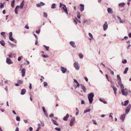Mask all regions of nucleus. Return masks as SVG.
<instances>
[{
  "label": "nucleus",
  "instance_id": "obj_1",
  "mask_svg": "<svg viewBox=\"0 0 131 131\" xmlns=\"http://www.w3.org/2000/svg\"><path fill=\"white\" fill-rule=\"evenodd\" d=\"M120 88L121 89V92L123 95L126 96L128 94V92L126 88H124V85L123 84H120Z\"/></svg>",
  "mask_w": 131,
  "mask_h": 131
},
{
  "label": "nucleus",
  "instance_id": "obj_2",
  "mask_svg": "<svg viewBox=\"0 0 131 131\" xmlns=\"http://www.w3.org/2000/svg\"><path fill=\"white\" fill-rule=\"evenodd\" d=\"M94 95L93 93H91L88 95V97L89 101V103L90 104L92 103L93 101V97Z\"/></svg>",
  "mask_w": 131,
  "mask_h": 131
},
{
  "label": "nucleus",
  "instance_id": "obj_3",
  "mask_svg": "<svg viewBox=\"0 0 131 131\" xmlns=\"http://www.w3.org/2000/svg\"><path fill=\"white\" fill-rule=\"evenodd\" d=\"M24 6V2L23 1L20 4V6L19 5H17L16 6V7L15 8V13L16 14H18V9L19 8H20L21 9H22L23 7Z\"/></svg>",
  "mask_w": 131,
  "mask_h": 131
},
{
  "label": "nucleus",
  "instance_id": "obj_4",
  "mask_svg": "<svg viewBox=\"0 0 131 131\" xmlns=\"http://www.w3.org/2000/svg\"><path fill=\"white\" fill-rule=\"evenodd\" d=\"M73 66L76 70H78L80 68V66L78 62H75L73 64Z\"/></svg>",
  "mask_w": 131,
  "mask_h": 131
},
{
  "label": "nucleus",
  "instance_id": "obj_5",
  "mask_svg": "<svg viewBox=\"0 0 131 131\" xmlns=\"http://www.w3.org/2000/svg\"><path fill=\"white\" fill-rule=\"evenodd\" d=\"M131 107V105L129 104L125 110V113L127 114L129 111Z\"/></svg>",
  "mask_w": 131,
  "mask_h": 131
},
{
  "label": "nucleus",
  "instance_id": "obj_6",
  "mask_svg": "<svg viewBox=\"0 0 131 131\" xmlns=\"http://www.w3.org/2000/svg\"><path fill=\"white\" fill-rule=\"evenodd\" d=\"M75 118L74 117H72L71 119L69 124V125L70 126H73V123L74 121L75 120Z\"/></svg>",
  "mask_w": 131,
  "mask_h": 131
},
{
  "label": "nucleus",
  "instance_id": "obj_7",
  "mask_svg": "<svg viewBox=\"0 0 131 131\" xmlns=\"http://www.w3.org/2000/svg\"><path fill=\"white\" fill-rule=\"evenodd\" d=\"M45 5V4L42 2H40V3L39 4H37L36 5V6L37 7H39Z\"/></svg>",
  "mask_w": 131,
  "mask_h": 131
},
{
  "label": "nucleus",
  "instance_id": "obj_8",
  "mask_svg": "<svg viewBox=\"0 0 131 131\" xmlns=\"http://www.w3.org/2000/svg\"><path fill=\"white\" fill-rule=\"evenodd\" d=\"M108 27V25L106 22H105L103 26V28L104 30L105 31L107 29Z\"/></svg>",
  "mask_w": 131,
  "mask_h": 131
},
{
  "label": "nucleus",
  "instance_id": "obj_9",
  "mask_svg": "<svg viewBox=\"0 0 131 131\" xmlns=\"http://www.w3.org/2000/svg\"><path fill=\"white\" fill-rule=\"evenodd\" d=\"M6 63L8 64H10L13 63V62L10 59L8 58H6Z\"/></svg>",
  "mask_w": 131,
  "mask_h": 131
},
{
  "label": "nucleus",
  "instance_id": "obj_10",
  "mask_svg": "<svg viewBox=\"0 0 131 131\" xmlns=\"http://www.w3.org/2000/svg\"><path fill=\"white\" fill-rule=\"evenodd\" d=\"M60 70L63 73H65L67 71V69L63 67H61Z\"/></svg>",
  "mask_w": 131,
  "mask_h": 131
},
{
  "label": "nucleus",
  "instance_id": "obj_11",
  "mask_svg": "<svg viewBox=\"0 0 131 131\" xmlns=\"http://www.w3.org/2000/svg\"><path fill=\"white\" fill-rule=\"evenodd\" d=\"M117 79H118V80H119V81H118V84L120 86H121L120 84H123L121 83V78L119 75H117Z\"/></svg>",
  "mask_w": 131,
  "mask_h": 131
},
{
  "label": "nucleus",
  "instance_id": "obj_12",
  "mask_svg": "<svg viewBox=\"0 0 131 131\" xmlns=\"http://www.w3.org/2000/svg\"><path fill=\"white\" fill-rule=\"evenodd\" d=\"M80 86L83 90V92L85 93L86 92V89L85 87L84 86V85L83 84H80Z\"/></svg>",
  "mask_w": 131,
  "mask_h": 131
},
{
  "label": "nucleus",
  "instance_id": "obj_13",
  "mask_svg": "<svg viewBox=\"0 0 131 131\" xmlns=\"http://www.w3.org/2000/svg\"><path fill=\"white\" fill-rule=\"evenodd\" d=\"M62 5L63 6V7L62 8L64 10L66 9H67L66 6L65 5L63 4L62 3H60L59 7L60 8H61Z\"/></svg>",
  "mask_w": 131,
  "mask_h": 131
},
{
  "label": "nucleus",
  "instance_id": "obj_14",
  "mask_svg": "<svg viewBox=\"0 0 131 131\" xmlns=\"http://www.w3.org/2000/svg\"><path fill=\"white\" fill-rule=\"evenodd\" d=\"M25 69L24 68L22 69L21 71V73H22V77H24L25 76Z\"/></svg>",
  "mask_w": 131,
  "mask_h": 131
},
{
  "label": "nucleus",
  "instance_id": "obj_15",
  "mask_svg": "<svg viewBox=\"0 0 131 131\" xmlns=\"http://www.w3.org/2000/svg\"><path fill=\"white\" fill-rule=\"evenodd\" d=\"M129 103V101L128 100H126L124 102V103L123 102L122 103V105L123 106H126Z\"/></svg>",
  "mask_w": 131,
  "mask_h": 131
},
{
  "label": "nucleus",
  "instance_id": "obj_16",
  "mask_svg": "<svg viewBox=\"0 0 131 131\" xmlns=\"http://www.w3.org/2000/svg\"><path fill=\"white\" fill-rule=\"evenodd\" d=\"M70 45L73 47L75 48L76 46L75 45V42L73 41H70Z\"/></svg>",
  "mask_w": 131,
  "mask_h": 131
},
{
  "label": "nucleus",
  "instance_id": "obj_17",
  "mask_svg": "<svg viewBox=\"0 0 131 131\" xmlns=\"http://www.w3.org/2000/svg\"><path fill=\"white\" fill-rule=\"evenodd\" d=\"M69 115L68 114H67L63 118V119L64 121H67L68 120L67 118L69 117Z\"/></svg>",
  "mask_w": 131,
  "mask_h": 131
},
{
  "label": "nucleus",
  "instance_id": "obj_18",
  "mask_svg": "<svg viewBox=\"0 0 131 131\" xmlns=\"http://www.w3.org/2000/svg\"><path fill=\"white\" fill-rule=\"evenodd\" d=\"M117 18L118 19L120 23H123L125 22V21L123 20H122L121 18L119 16H118L117 17Z\"/></svg>",
  "mask_w": 131,
  "mask_h": 131
},
{
  "label": "nucleus",
  "instance_id": "obj_19",
  "mask_svg": "<svg viewBox=\"0 0 131 131\" xmlns=\"http://www.w3.org/2000/svg\"><path fill=\"white\" fill-rule=\"evenodd\" d=\"M74 21L76 25L77 24V21L78 22L80 23H81L80 21L77 18H75L74 19Z\"/></svg>",
  "mask_w": 131,
  "mask_h": 131
},
{
  "label": "nucleus",
  "instance_id": "obj_20",
  "mask_svg": "<svg viewBox=\"0 0 131 131\" xmlns=\"http://www.w3.org/2000/svg\"><path fill=\"white\" fill-rule=\"evenodd\" d=\"M125 114H123L121 115L120 117V118L123 121L125 118Z\"/></svg>",
  "mask_w": 131,
  "mask_h": 131
},
{
  "label": "nucleus",
  "instance_id": "obj_21",
  "mask_svg": "<svg viewBox=\"0 0 131 131\" xmlns=\"http://www.w3.org/2000/svg\"><path fill=\"white\" fill-rule=\"evenodd\" d=\"M80 5L81 6L80 7V10L82 12L84 10V5L83 4H80Z\"/></svg>",
  "mask_w": 131,
  "mask_h": 131
},
{
  "label": "nucleus",
  "instance_id": "obj_22",
  "mask_svg": "<svg viewBox=\"0 0 131 131\" xmlns=\"http://www.w3.org/2000/svg\"><path fill=\"white\" fill-rule=\"evenodd\" d=\"M26 92V90L25 89H23L21 90V92L20 93V94L22 95L24 94Z\"/></svg>",
  "mask_w": 131,
  "mask_h": 131
},
{
  "label": "nucleus",
  "instance_id": "obj_23",
  "mask_svg": "<svg viewBox=\"0 0 131 131\" xmlns=\"http://www.w3.org/2000/svg\"><path fill=\"white\" fill-rule=\"evenodd\" d=\"M113 89L114 92V94L116 96V91L117 90V88L113 86Z\"/></svg>",
  "mask_w": 131,
  "mask_h": 131
},
{
  "label": "nucleus",
  "instance_id": "obj_24",
  "mask_svg": "<svg viewBox=\"0 0 131 131\" xmlns=\"http://www.w3.org/2000/svg\"><path fill=\"white\" fill-rule=\"evenodd\" d=\"M107 10L109 14H112L113 13V12H112V9L110 8H108L107 9Z\"/></svg>",
  "mask_w": 131,
  "mask_h": 131
},
{
  "label": "nucleus",
  "instance_id": "obj_25",
  "mask_svg": "<svg viewBox=\"0 0 131 131\" xmlns=\"http://www.w3.org/2000/svg\"><path fill=\"white\" fill-rule=\"evenodd\" d=\"M125 5V3H122L119 4L118 5L121 7H123Z\"/></svg>",
  "mask_w": 131,
  "mask_h": 131
},
{
  "label": "nucleus",
  "instance_id": "obj_26",
  "mask_svg": "<svg viewBox=\"0 0 131 131\" xmlns=\"http://www.w3.org/2000/svg\"><path fill=\"white\" fill-rule=\"evenodd\" d=\"M77 16L78 18L79 19H80V18L81 17V15H80V12L79 11H78L77 12Z\"/></svg>",
  "mask_w": 131,
  "mask_h": 131
},
{
  "label": "nucleus",
  "instance_id": "obj_27",
  "mask_svg": "<svg viewBox=\"0 0 131 131\" xmlns=\"http://www.w3.org/2000/svg\"><path fill=\"white\" fill-rule=\"evenodd\" d=\"M51 121L52 123L54 125H56L58 126V124L57 123L56 121L54 120V119H52Z\"/></svg>",
  "mask_w": 131,
  "mask_h": 131
},
{
  "label": "nucleus",
  "instance_id": "obj_28",
  "mask_svg": "<svg viewBox=\"0 0 131 131\" xmlns=\"http://www.w3.org/2000/svg\"><path fill=\"white\" fill-rule=\"evenodd\" d=\"M56 4L55 3L52 4L51 5V9H55L56 8Z\"/></svg>",
  "mask_w": 131,
  "mask_h": 131
},
{
  "label": "nucleus",
  "instance_id": "obj_29",
  "mask_svg": "<svg viewBox=\"0 0 131 131\" xmlns=\"http://www.w3.org/2000/svg\"><path fill=\"white\" fill-rule=\"evenodd\" d=\"M0 43L3 46H4L5 45V42L3 40L0 41Z\"/></svg>",
  "mask_w": 131,
  "mask_h": 131
},
{
  "label": "nucleus",
  "instance_id": "obj_30",
  "mask_svg": "<svg viewBox=\"0 0 131 131\" xmlns=\"http://www.w3.org/2000/svg\"><path fill=\"white\" fill-rule=\"evenodd\" d=\"M107 69H108V70L110 72L111 74L112 75H114V72L110 69L108 68H107Z\"/></svg>",
  "mask_w": 131,
  "mask_h": 131
},
{
  "label": "nucleus",
  "instance_id": "obj_31",
  "mask_svg": "<svg viewBox=\"0 0 131 131\" xmlns=\"http://www.w3.org/2000/svg\"><path fill=\"white\" fill-rule=\"evenodd\" d=\"M15 2V0H13V1H11V6L13 8L14 7V4Z\"/></svg>",
  "mask_w": 131,
  "mask_h": 131
},
{
  "label": "nucleus",
  "instance_id": "obj_32",
  "mask_svg": "<svg viewBox=\"0 0 131 131\" xmlns=\"http://www.w3.org/2000/svg\"><path fill=\"white\" fill-rule=\"evenodd\" d=\"M77 83V84H75L73 85V86L75 88V89L77 88L80 86V84L79 83Z\"/></svg>",
  "mask_w": 131,
  "mask_h": 131
},
{
  "label": "nucleus",
  "instance_id": "obj_33",
  "mask_svg": "<svg viewBox=\"0 0 131 131\" xmlns=\"http://www.w3.org/2000/svg\"><path fill=\"white\" fill-rule=\"evenodd\" d=\"M128 67H126L124 71L123 72V73L124 74H126L127 73V71L128 70Z\"/></svg>",
  "mask_w": 131,
  "mask_h": 131
},
{
  "label": "nucleus",
  "instance_id": "obj_34",
  "mask_svg": "<svg viewBox=\"0 0 131 131\" xmlns=\"http://www.w3.org/2000/svg\"><path fill=\"white\" fill-rule=\"evenodd\" d=\"M79 58L81 59H82L84 57L83 55L81 53H80L79 54Z\"/></svg>",
  "mask_w": 131,
  "mask_h": 131
},
{
  "label": "nucleus",
  "instance_id": "obj_35",
  "mask_svg": "<svg viewBox=\"0 0 131 131\" xmlns=\"http://www.w3.org/2000/svg\"><path fill=\"white\" fill-rule=\"evenodd\" d=\"M9 39H10V40H11V41L14 42L15 41V40L12 37H9Z\"/></svg>",
  "mask_w": 131,
  "mask_h": 131
},
{
  "label": "nucleus",
  "instance_id": "obj_36",
  "mask_svg": "<svg viewBox=\"0 0 131 131\" xmlns=\"http://www.w3.org/2000/svg\"><path fill=\"white\" fill-rule=\"evenodd\" d=\"M91 111L90 109H88L87 110H84V113H85L87 112H90Z\"/></svg>",
  "mask_w": 131,
  "mask_h": 131
},
{
  "label": "nucleus",
  "instance_id": "obj_37",
  "mask_svg": "<svg viewBox=\"0 0 131 131\" xmlns=\"http://www.w3.org/2000/svg\"><path fill=\"white\" fill-rule=\"evenodd\" d=\"M43 46L45 47L46 49V50L47 51H48L49 50V47L45 45H44Z\"/></svg>",
  "mask_w": 131,
  "mask_h": 131
},
{
  "label": "nucleus",
  "instance_id": "obj_38",
  "mask_svg": "<svg viewBox=\"0 0 131 131\" xmlns=\"http://www.w3.org/2000/svg\"><path fill=\"white\" fill-rule=\"evenodd\" d=\"M23 82V81L21 80H19L18 81L17 83H18L20 84L22 83Z\"/></svg>",
  "mask_w": 131,
  "mask_h": 131
},
{
  "label": "nucleus",
  "instance_id": "obj_39",
  "mask_svg": "<svg viewBox=\"0 0 131 131\" xmlns=\"http://www.w3.org/2000/svg\"><path fill=\"white\" fill-rule=\"evenodd\" d=\"M88 34L89 36L90 37V38H93V35L91 33H89Z\"/></svg>",
  "mask_w": 131,
  "mask_h": 131
},
{
  "label": "nucleus",
  "instance_id": "obj_40",
  "mask_svg": "<svg viewBox=\"0 0 131 131\" xmlns=\"http://www.w3.org/2000/svg\"><path fill=\"white\" fill-rule=\"evenodd\" d=\"M43 85L44 87H46L48 85V83L46 82H44Z\"/></svg>",
  "mask_w": 131,
  "mask_h": 131
},
{
  "label": "nucleus",
  "instance_id": "obj_41",
  "mask_svg": "<svg viewBox=\"0 0 131 131\" xmlns=\"http://www.w3.org/2000/svg\"><path fill=\"white\" fill-rule=\"evenodd\" d=\"M44 115H45L47 117H48V114L46 112V111H45V112H43Z\"/></svg>",
  "mask_w": 131,
  "mask_h": 131
},
{
  "label": "nucleus",
  "instance_id": "obj_42",
  "mask_svg": "<svg viewBox=\"0 0 131 131\" xmlns=\"http://www.w3.org/2000/svg\"><path fill=\"white\" fill-rule=\"evenodd\" d=\"M47 13H45V12L43 13V16L44 17H47Z\"/></svg>",
  "mask_w": 131,
  "mask_h": 131
},
{
  "label": "nucleus",
  "instance_id": "obj_43",
  "mask_svg": "<svg viewBox=\"0 0 131 131\" xmlns=\"http://www.w3.org/2000/svg\"><path fill=\"white\" fill-rule=\"evenodd\" d=\"M127 62L126 59H124V60L122 61V63L123 64L126 63Z\"/></svg>",
  "mask_w": 131,
  "mask_h": 131
},
{
  "label": "nucleus",
  "instance_id": "obj_44",
  "mask_svg": "<svg viewBox=\"0 0 131 131\" xmlns=\"http://www.w3.org/2000/svg\"><path fill=\"white\" fill-rule=\"evenodd\" d=\"M55 129L58 131H60L61 130L58 127H56L55 128Z\"/></svg>",
  "mask_w": 131,
  "mask_h": 131
},
{
  "label": "nucleus",
  "instance_id": "obj_45",
  "mask_svg": "<svg viewBox=\"0 0 131 131\" xmlns=\"http://www.w3.org/2000/svg\"><path fill=\"white\" fill-rule=\"evenodd\" d=\"M38 127L37 128L38 129H39L40 128V124H38Z\"/></svg>",
  "mask_w": 131,
  "mask_h": 131
},
{
  "label": "nucleus",
  "instance_id": "obj_46",
  "mask_svg": "<svg viewBox=\"0 0 131 131\" xmlns=\"http://www.w3.org/2000/svg\"><path fill=\"white\" fill-rule=\"evenodd\" d=\"M9 37H12V32H10L9 33Z\"/></svg>",
  "mask_w": 131,
  "mask_h": 131
},
{
  "label": "nucleus",
  "instance_id": "obj_47",
  "mask_svg": "<svg viewBox=\"0 0 131 131\" xmlns=\"http://www.w3.org/2000/svg\"><path fill=\"white\" fill-rule=\"evenodd\" d=\"M16 120L17 121H19L20 120V118L19 117L16 116Z\"/></svg>",
  "mask_w": 131,
  "mask_h": 131
},
{
  "label": "nucleus",
  "instance_id": "obj_48",
  "mask_svg": "<svg viewBox=\"0 0 131 131\" xmlns=\"http://www.w3.org/2000/svg\"><path fill=\"white\" fill-rule=\"evenodd\" d=\"M23 57L22 56H21V57H19L18 58V61H20L21 59Z\"/></svg>",
  "mask_w": 131,
  "mask_h": 131
},
{
  "label": "nucleus",
  "instance_id": "obj_49",
  "mask_svg": "<svg viewBox=\"0 0 131 131\" xmlns=\"http://www.w3.org/2000/svg\"><path fill=\"white\" fill-rule=\"evenodd\" d=\"M93 123L94 124L97 125V123L95 120H93Z\"/></svg>",
  "mask_w": 131,
  "mask_h": 131
},
{
  "label": "nucleus",
  "instance_id": "obj_50",
  "mask_svg": "<svg viewBox=\"0 0 131 131\" xmlns=\"http://www.w3.org/2000/svg\"><path fill=\"white\" fill-rule=\"evenodd\" d=\"M4 5L3 4H1L0 5V7L1 8H2L4 7Z\"/></svg>",
  "mask_w": 131,
  "mask_h": 131
},
{
  "label": "nucleus",
  "instance_id": "obj_51",
  "mask_svg": "<svg viewBox=\"0 0 131 131\" xmlns=\"http://www.w3.org/2000/svg\"><path fill=\"white\" fill-rule=\"evenodd\" d=\"M40 123H41V126H42V127L44 125V123L41 121Z\"/></svg>",
  "mask_w": 131,
  "mask_h": 131
},
{
  "label": "nucleus",
  "instance_id": "obj_52",
  "mask_svg": "<svg viewBox=\"0 0 131 131\" xmlns=\"http://www.w3.org/2000/svg\"><path fill=\"white\" fill-rule=\"evenodd\" d=\"M5 34V32H2L1 33V35L3 36V37L4 36V35Z\"/></svg>",
  "mask_w": 131,
  "mask_h": 131
},
{
  "label": "nucleus",
  "instance_id": "obj_53",
  "mask_svg": "<svg viewBox=\"0 0 131 131\" xmlns=\"http://www.w3.org/2000/svg\"><path fill=\"white\" fill-rule=\"evenodd\" d=\"M64 10V11L65 13H66L67 14H68V10H67V9H66Z\"/></svg>",
  "mask_w": 131,
  "mask_h": 131
},
{
  "label": "nucleus",
  "instance_id": "obj_54",
  "mask_svg": "<svg viewBox=\"0 0 131 131\" xmlns=\"http://www.w3.org/2000/svg\"><path fill=\"white\" fill-rule=\"evenodd\" d=\"M29 129L30 131H32L33 130V128L32 127H30L29 128Z\"/></svg>",
  "mask_w": 131,
  "mask_h": 131
},
{
  "label": "nucleus",
  "instance_id": "obj_55",
  "mask_svg": "<svg viewBox=\"0 0 131 131\" xmlns=\"http://www.w3.org/2000/svg\"><path fill=\"white\" fill-rule=\"evenodd\" d=\"M40 29L38 30L37 31H36V32L38 34H39L40 33Z\"/></svg>",
  "mask_w": 131,
  "mask_h": 131
},
{
  "label": "nucleus",
  "instance_id": "obj_56",
  "mask_svg": "<svg viewBox=\"0 0 131 131\" xmlns=\"http://www.w3.org/2000/svg\"><path fill=\"white\" fill-rule=\"evenodd\" d=\"M42 56L44 58H47L48 57V56H46V55L43 54L42 55Z\"/></svg>",
  "mask_w": 131,
  "mask_h": 131
},
{
  "label": "nucleus",
  "instance_id": "obj_57",
  "mask_svg": "<svg viewBox=\"0 0 131 131\" xmlns=\"http://www.w3.org/2000/svg\"><path fill=\"white\" fill-rule=\"evenodd\" d=\"M113 115V114L112 113H110V115H109V116L112 117V118H113V116H112V115Z\"/></svg>",
  "mask_w": 131,
  "mask_h": 131
},
{
  "label": "nucleus",
  "instance_id": "obj_58",
  "mask_svg": "<svg viewBox=\"0 0 131 131\" xmlns=\"http://www.w3.org/2000/svg\"><path fill=\"white\" fill-rule=\"evenodd\" d=\"M29 88L30 90H31L32 88L31 84L30 83L29 84Z\"/></svg>",
  "mask_w": 131,
  "mask_h": 131
},
{
  "label": "nucleus",
  "instance_id": "obj_59",
  "mask_svg": "<svg viewBox=\"0 0 131 131\" xmlns=\"http://www.w3.org/2000/svg\"><path fill=\"white\" fill-rule=\"evenodd\" d=\"M25 28L27 29H29V27L28 26V25H26L25 27Z\"/></svg>",
  "mask_w": 131,
  "mask_h": 131
},
{
  "label": "nucleus",
  "instance_id": "obj_60",
  "mask_svg": "<svg viewBox=\"0 0 131 131\" xmlns=\"http://www.w3.org/2000/svg\"><path fill=\"white\" fill-rule=\"evenodd\" d=\"M53 115L54 114H51L49 115V116L50 117H51L52 116H53Z\"/></svg>",
  "mask_w": 131,
  "mask_h": 131
},
{
  "label": "nucleus",
  "instance_id": "obj_61",
  "mask_svg": "<svg viewBox=\"0 0 131 131\" xmlns=\"http://www.w3.org/2000/svg\"><path fill=\"white\" fill-rule=\"evenodd\" d=\"M73 81H74V82H75V83H79L77 81V80L75 79H73Z\"/></svg>",
  "mask_w": 131,
  "mask_h": 131
},
{
  "label": "nucleus",
  "instance_id": "obj_62",
  "mask_svg": "<svg viewBox=\"0 0 131 131\" xmlns=\"http://www.w3.org/2000/svg\"><path fill=\"white\" fill-rule=\"evenodd\" d=\"M42 108L43 111V112H45V111H46L44 107H42Z\"/></svg>",
  "mask_w": 131,
  "mask_h": 131
},
{
  "label": "nucleus",
  "instance_id": "obj_63",
  "mask_svg": "<svg viewBox=\"0 0 131 131\" xmlns=\"http://www.w3.org/2000/svg\"><path fill=\"white\" fill-rule=\"evenodd\" d=\"M84 78L86 81L87 82L88 81V79L86 77H85Z\"/></svg>",
  "mask_w": 131,
  "mask_h": 131
},
{
  "label": "nucleus",
  "instance_id": "obj_64",
  "mask_svg": "<svg viewBox=\"0 0 131 131\" xmlns=\"http://www.w3.org/2000/svg\"><path fill=\"white\" fill-rule=\"evenodd\" d=\"M93 38H88V39H89V40H90V42L91 43V40H92V39Z\"/></svg>",
  "mask_w": 131,
  "mask_h": 131
}]
</instances>
